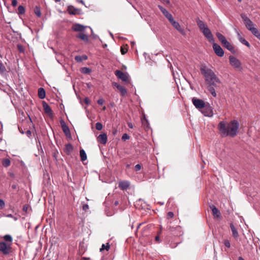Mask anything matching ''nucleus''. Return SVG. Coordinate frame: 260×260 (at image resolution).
I'll return each mask as SVG.
<instances>
[{
	"label": "nucleus",
	"mask_w": 260,
	"mask_h": 260,
	"mask_svg": "<svg viewBox=\"0 0 260 260\" xmlns=\"http://www.w3.org/2000/svg\"><path fill=\"white\" fill-rule=\"evenodd\" d=\"M200 71L207 84V88L213 97H216L215 89L219 87L221 81L215 72L206 66L200 67Z\"/></svg>",
	"instance_id": "f257e3e1"
},
{
	"label": "nucleus",
	"mask_w": 260,
	"mask_h": 260,
	"mask_svg": "<svg viewBox=\"0 0 260 260\" xmlns=\"http://www.w3.org/2000/svg\"><path fill=\"white\" fill-rule=\"evenodd\" d=\"M239 127V123L236 120H232L230 122L221 121L218 124L219 134L222 137H235Z\"/></svg>",
	"instance_id": "f03ea898"
},
{
	"label": "nucleus",
	"mask_w": 260,
	"mask_h": 260,
	"mask_svg": "<svg viewBox=\"0 0 260 260\" xmlns=\"http://www.w3.org/2000/svg\"><path fill=\"white\" fill-rule=\"evenodd\" d=\"M3 239L6 242H0V252L4 255H8L11 252L13 238L11 235H6Z\"/></svg>",
	"instance_id": "7ed1b4c3"
},
{
	"label": "nucleus",
	"mask_w": 260,
	"mask_h": 260,
	"mask_svg": "<svg viewBox=\"0 0 260 260\" xmlns=\"http://www.w3.org/2000/svg\"><path fill=\"white\" fill-rule=\"evenodd\" d=\"M197 24L199 27L200 31L203 33L205 37L210 42V43H213L214 42V39L213 36L205 23L202 20L198 19L197 21Z\"/></svg>",
	"instance_id": "20e7f679"
},
{
	"label": "nucleus",
	"mask_w": 260,
	"mask_h": 260,
	"mask_svg": "<svg viewBox=\"0 0 260 260\" xmlns=\"http://www.w3.org/2000/svg\"><path fill=\"white\" fill-rule=\"evenodd\" d=\"M205 116L212 117L213 115V108L209 103H206L205 106L200 110Z\"/></svg>",
	"instance_id": "39448f33"
},
{
	"label": "nucleus",
	"mask_w": 260,
	"mask_h": 260,
	"mask_svg": "<svg viewBox=\"0 0 260 260\" xmlns=\"http://www.w3.org/2000/svg\"><path fill=\"white\" fill-rule=\"evenodd\" d=\"M241 17L242 18L246 27L250 31L254 27V23L245 14H242L241 15Z\"/></svg>",
	"instance_id": "423d86ee"
},
{
	"label": "nucleus",
	"mask_w": 260,
	"mask_h": 260,
	"mask_svg": "<svg viewBox=\"0 0 260 260\" xmlns=\"http://www.w3.org/2000/svg\"><path fill=\"white\" fill-rule=\"evenodd\" d=\"M192 102L194 106L200 111L205 106L206 104L203 100L194 97L192 99Z\"/></svg>",
	"instance_id": "0eeeda50"
},
{
	"label": "nucleus",
	"mask_w": 260,
	"mask_h": 260,
	"mask_svg": "<svg viewBox=\"0 0 260 260\" xmlns=\"http://www.w3.org/2000/svg\"><path fill=\"white\" fill-rule=\"evenodd\" d=\"M229 61L231 65L237 69H241V63L240 60L233 56L229 57Z\"/></svg>",
	"instance_id": "6e6552de"
},
{
	"label": "nucleus",
	"mask_w": 260,
	"mask_h": 260,
	"mask_svg": "<svg viewBox=\"0 0 260 260\" xmlns=\"http://www.w3.org/2000/svg\"><path fill=\"white\" fill-rule=\"evenodd\" d=\"M170 22L172 25V26L176 29L182 35L185 36L186 35V32L184 30L183 28H182L179 23L176 21L174 18L171 19L170 21Z\"/></svg>",
	"instance_id": "1a4fd4ad"
},
{
	"label": "nucleus",
	"mask_w": 260,
	"mask_h": 260,
	"mask_svg": "<svg viewBox=\"0 0 260 260\" xmlns=\"http://www.w3.org/2000/svg\"><path fill=\"white\" fill-rule=\"evenodd\" d=\"M212 43L213 48L215 54L219 57H222L224 55V51L222 48L218 44L215 43L214 42Z\"/></svg>",
	"instance_id": "9d476101"
},
{
	"label": "nucleus",
	"mask_w": 260,
	"mask_h": 260,
	"mask_svg": "<svg viewBox=\"0 0 260 260\" xmlns=\"http://www.w3.org/2000/svg\"><path fill=\"white\" fill-rule=\"evenodd\" d=\"M115 75L123 81H126L128 80V76L127 73H124L120 70L115 71Z\"/></svg>",
	"instance_id": "9b49d317"
},
{
	"label": "nucleus",
	"mask_w": 260,
	"mask_h": 260,
	"mask_svg": "<svg viewBox=\"0 0 260 260\" xmlns=\"http://www.w3.org/2000/svg\"><path fill=\"white\" fill-rule=\"evenodd\" d=\"M158 8L162 12V13L164 15V16L169 20L170 21L171 19L173 18L171 14H170L166 9L161 6L160 5L158 6Z\"/></svg>",
	"instance_id": "f8f14e48"
},
{
	"label": "nucleus",
	"mask_w": 260,
	"mask_h": 260,
	"mask_svg": "<svg viewBox=\"0 0 260 260\" xmlns=\"http://www.w3.org/2000/svg\"><path fill=\"white\" fill-rule=\"evenodd\" d=\"M113 84L120 91L121 95L122 96H123L126 95V94L127 93V90L124 87L115 82L113 83Z\"/></svg>",
	"instance_id": "ddd939ff"
},
{
	"label": "nucleus",
	"mask_w": 260,
	"mask_h": 260,
	"mask_svg": "<svg viewBox=\"0 0 260 260\" xmlns=\"http://www.w3.org/2000/svg\"><path fill=\"white\" fill-rule=\"evenodd\" d=\"M87 26L81 25L80 24L76 23L74 24L72 26V29L74 30L75 31H78V32H82L84 30L85 28H86Z\"/></svg>",
	"instance_id": "4468645a"
},
{
	"label": "nucleus",
	"mask_w": 260,
	"mask_h": 260,
	"mask_svg": "<svg viewBox=\"0 0 260 260\" xmlns=\"http://www.w3.org/2000/svg\"><path fill=\"white\" fill-rule=\"evenodd\" d=\"M43 106L45 112L49 116L52 117L53 114L49 106L45 102L43 103Z\"/></svg>",
	"instance_id": "2eb2a0df"
},
{
	"label": "nucleus",
	"mask_w": 260,
	"mask_h": 260,
	"mask_svg": "<svg viewBox=\"0 0 260 260\" xmlns=\"http://www.w3.org/2000/svg\"><path fill=\"white\" fill-rule=\"evenodd\" d=\"M98 140L101 144H106L107 142V136L106 134L103 133L100 134L98 137Z\"/></svg>",
	"instance_id": "dca6fc26"
},
{
	"label": "nucleus",
	"mask_w": 260,
	"mask_h": 260,
	"mask_svg": "<svg viewBox=\"0 0 260 260\" xmlns=\"http://www.w3.org/2000/svg\"><path fill=\"white\" fill-rule=\"evenodd\" d=\"M210 207L212 210L213 215L214 217L218 218L220 217V213L218 209L215 207L214 205L210 206Z\"/></svg>",
	"instance_id": "f3484780"
},
{
	"label": "nucleus",
	"mask_w": 260,
	"mask_h": 260,
	"mask_svg": "<svg viewBox=\"0 0 260 260\" xmlns=\"http://www.w3.org/2000/svg\"><path fill=\"white\" fill-rule=\"evenodd\" d=\"M170 231L175 236H179L181 235V227L177 226L176 227H170Z\"/></svg>",
	"instance_id": "a211bd4d"
},
{
	"label": "nucleus",
	"mask_w": 260,
	"mask_h": 260,
	"mask_svg": "<svg viewBox=\"0 0 260 260\" xmlns=\"http://www.w3.org/2000/svg\"><path fill=\"white\" fill-rule=\"evenodd\" d=\"M129 184V182L127 181H120L119 183V187L122 190H125L128 187Z\"/></svg>",
	"instance_id": "6ab92c4d"
},
{
	"label": "nucleus",
	"mask_w": 260,
	"mask_h": 260,
	"mask_svg": "<svg viewBox=\"0 0 260 260\" xmlns=\"http://www.w3.org/2000/svg\"><path fill=\"white\" fill-rule=\"evenodd\" d=\"M223 46L232 52H234V47L227 40L222 44Z\"/></svg>",
	"instance_id": "aec40b11"
},
{
	"label": "nucleus",
	"mask_w": 260,
	"mask_h": 260,
	"mask_svg": "<svg viewBox=\"0 0 260 260\" xmlns=\"http://www.w3.org/2000/svg\"><path fill=\"white\" fill-rule=\"evenodd\" d=\"M60 124L61 125L62 129L63 132L65 133L66 135H68L70 134V129L69 127L67 126L65 122L61 120L60 121Z\"/></svg>",
	"instance_id": "412c9836"
},
{
	"label": "nucleus",
	"mask_w": 260,
	"mask_h": 260,
	"mask_svg": "<svg viewBox=\"0 0 260 260\" xmlns=\"http://www.w3.org/2000/svg\"><path fill=\"white\" fill-rule=\"evenodd\" d=\"M76 37L84 41V42H87L88 41V36L82 32H80L77 35Z\"/></svg>",
	"instance_id": "4be33fe9"
},
{
	"label": "nucleus",
	"mask_w": 260,
	"mask_h": 260,
	"mask_svg": "<svg viewBox=\"0 0 260 260\" xmlns=\"http://www.w3.org/2000/svg\"><path fill=\"white\" fill-rule=\"evenodd\" d=\"M46 93L45 90L43 88H40L38 90V96L41 99H43L45 98Z\"/></svg>",
	"instance_id": "5701e85b"
},
{
	"label": "nucleus",
	"mask_w": 260,
	"mask_h": 260,
	"mask_svg": "<svg viewBox=\"0 0 260 260\" xmlns=\"http://www.w3.org/2000/svg\"><path fill=\"white\" fill-rule=\"evenodd\" d=\"M73 146L71 144H68L66 145L65 148V152L68 155L71 154V152L73 151Z\"/></svg>",
	"instance_id": "b1692460"
},
{
	"label": "nucleus",
	"mask_w": 260,
	"mask_h": 260,
	"mask_svg": "<svg viewBox=\"0 0 260 260\" xmlns=\"http://www.w3.org/2000/svg\"><path fill=\"white\" fill-rule=\"evenodd\" d=\"M230 228L231 229L233 237L237 238L239 236L238 232L233 223L230 224Z\"/></svg>",
	"instance_id": "393cba45"
},
{
	"label": "nucleus",
	"mask_w": 260,
	"mask_h": 260,
	"mask_svg": "<svg viewBox=\"0 0 260 260\" xmlns=\"http://www.w3.org/2000/svg\"><path fill=\"white\" fill-rule=\"evenodd\" d=\"M250 31L255 37L260 40V32L256 28L254 27Z\"/></svg>",
	"instance_id": "a878e982"
},
{
	"label": "nucleus",
	"mask_w": 260,
	"mask_h": 260,
	"mask_svg": "<svg viewBox=\"0 0 260 260\" xmlns=\"http://www.w3.org/2000/svg\"><path fill=\"white\" fill-rule=\"evenodd\" d=\"M68 11L69 14L75 15L77 13L78 9L73 6H70L68 7Z\"/></svg>",
	"instance_id": "bb28decb"
},
{
	"label": "nucleus",
	"mask_w": 260,
	"mask_h": 260,
	"mask_svg": "<svg viewBox=\"0 0 260 260\" xmlns=\"http://www.w3.org/2000/svg\"><path fill=\"white\" fill-rule=\"evenodd\" d=\"M87 59V56L85 55L82 56H76L75 57V59L77 62H81L83 60H85Z\"/></svg>",
	"instance_id": "cd10ccee"
},
{
	"label": "nucleus",
	"mask_w": 260,
	"mask_h": 260,
	"mask_svg": "<svg viewBox=\"0 0 260 260\" xmlns=\"http://www.w3.org/2000/svg\"><path fill=\"white\" fill-rule=\"evenodd\" d=\"M238 36L239 41L243 44L246 45L247 47H250V45L249 43L245 39L241 37L239 34H238Z\"/></svg>",
	"instance_id": "c85d7f7f"
},
{
	"label": "nucleus",
	"mask_w": 260,
	"mask_h": 260,
	"mask_svg": "<svg viewBox=\"0 0 260 260\" xmlns=\"http://www.w3.org/2000/svg\"><path fill=\"white\" fill-rule=\"evenodd\" d=\"M80 155L81 157V160L82 161H85L87 159V155L85 153V151L83 149H81L80 150Z\"/></svg>",
	"instance_id": "c756f323"
},
{
	"label": "nucleus",
	"mask_w": 260,
	"mask_h": 260,
	"mask_svg": "<svg viewBox=\"0 0 260 260\" xmlns=\"http://www.w3.org/2000/svg\"><path fill=\"white\" fill-rule=\"evenodd\" d=\"M216 36L218 40L220 41V42L221 43V44L224 43V41H226V39L225 38V37L219 32L216 33Z\"/></svg>",
	"instance_id": "7c9ffc66"
},
{
	"label": "nucleus",
	"mask_w": 260,
	"mask_h": 260,
	"mask_svg": "<svg viewBox=\"0 0 260 260\" xmlns=\"http://www.w3.org/2000/svg\"><path fill=\"white\" fill-rule=\"evenodd\" d=\"M34 12H35V14L37 16V17H41V12L40 8L39 7H38V6L35 7V8L34 9Z\"/></svg>",
	"instance_id": "2f4dec72"
},
{
	"label": "nucleus",
	"mask_w": 260,
	"mask_h": 260,
	"mask_svg": "<svg viewBox=\"0 0 260 260\" xmlns=\"http://www.w3.org/2000/svg\"><path fill=\"white\" fill-rule=\"evenodd\" d=\"M142 124L146 127L148 128L149 126L148 121L144 116L143 118L141 119Z\"/></svg>",
	"instance_id": "473e14b6"
},
{
	"label": "nucleus",
	"mask_w": 260,
	"mask_h": 260,
	"mask_svg": "<svg viewBox=\"0 0 260 260\" xmlns=\"http://www.w3.org/2000/svg\"><path fill=\"white\" fill-rule=\"evenodd\" d=\"M18 11L19 15H22L25 13V9L23 6L20 5L18 8Z\"/></svg>",
	"instance_id": "72a5a7b5"
},
{
	"label": "nucleus",
	"mask_w": 260,
	"mask_h": 260,
	"mask_svg": "<svg viewBox=\"0 0 260 260\" xmlns=\"http://www.w3.org/2000/svg\"><path fill=\"white\" fill-rule=\"evenodd\" d=\"M11 162L9 159H4L3 161V165L4 167H7L10 165Z\"/></svg>",
	"instance_id": "f704fd0d"
},
{
	"label": "nucleus",
	"mask_w": 260,
	"mask_h": 260,
	"mask_svg": "<svg viewBox=\"0 0 260 260\" xmlns=\"http://www.w3.org/2000/svg\"><path fill=\"white\" fill-rule=\"evenodd\" d=\"M110 249V245L108 243H107L106 245L105 244H103L102 247L100 248V251H102L104 249H106L107 251H108Z\"/></svg>",
	"instance_id": "c9c22d12"
},
{
	"label": "nucleus",
	"mask_w": 260,
	"mask_h": 260,
	"mask_svg": "<svg viewBox=\"0 0 260 260\" xmlns=\"http://www.w3.org/2000/svg\"><path fill=\"white\" fill-rule=\"evenodd\" d=\"M81 72L84 74H89L90 73L91 70L88 68L84 67L81 69Z\"/></svg>",
	"instance_id": "e433bc0d"
},
{
	"label": "nucleus",
	"mask_w": 260,
	"mask_h": 260,
	"mask_svg": "<svg viewBox=\"0 0 260 260\" xmlns=\"http://www.w3.org/2000/svg\"><path fill=\"white\" fill-rule=\"evenodd\" d=\"M17 48L20 53H24L25 51V49L22 45L18 44L17 45Z\"/></svg>",
	"instance_id": "4c0bfd02"
},
{
	"label": "nucleus",
	"mask_w": 260,
	"mask_h": 260,
	"mask_svg": "<svg viewBox=\"0 0 260 260\" xmlns=\"http://www.w3.org/2000/svg\"><path fill=\"white\" fill-rule=\"evenodd\" d=\"M96 129L98 131H100L103 128V125L100 122H97L95 124Z\"/></svg>",
	"instance_id": "58836bf2"
},
{
	"label": "nucleus",
	"mask_w": 260,
	"mask_h": 260,
	"mask_svg": "<svg viewBox=\"0 0 260 260\" xmlns=\"http://www.w3.org/2000/svg\"><path fill=\"white\" fill-rule=\"evenodd\" d=\"M129 139V136L127 134H124L121 138L122 141H125Z\"/></svg>",
	"instance_id": "ea45409f"
},
{
	"label": "nucleus",
	"mask_w": 260,
	"mask_h": 260,
	"mask_svg": "<svg viewBox=\"0 0 260 260\" xmlns=\"http://www.w3.org/2000/svg\"><path fill=\"white\" fill-rule=\"evenodd\" d=\"M6 71V68L3 64L0 61V72L4 73Z\"/></svg>",
	"instance_id": "a19ab883"
},
{
	"label": "nucleus",
	"mask_w": 260,
	"mask_h": 260,
	"mask_svg": "<svg viewBox=\"0 0 260 260\" xmlns=\"http://www.w3.org/2000/svg\"><path fill=\"white\" fill-rule=\"evenodd\" d=\"M224 244L225 246H226L228 248H230L231 246L230 242L228 240H225L224 241Z\"/></svg>",
	"instance_id": "79ce46f5"
},
{
	"label": "nucleus",
	"mask_w": 260,
	"mask_h": 260,
	"mask_svg": "<svg viewBox=\"0 0 260 260\" xmlns=\"http://www.w3.org/2000/svg\"><path fill=\"white\" fill-rule=\"evenodd\" d=\"M5 202L2 199H0V209H3L5 207Z\"/></svg>",
	"instance_id": "37998d69"
},
{
	"label": "nucleus",
	"mask_w": 260,
	"mask_h": 260,
	"mask_svg": "<svg viewBox=\"0 0 260 260\" xmlns=\"http://www.w3.org/2000/svg\"><path fill=\"white\" fill-rule=\"evenodd\" d=\"M174 216V213L172 212H169L167 213V217L168 218H172Z\"/></svg>",
	"instance_id": "c03bdc74"
},
{
	"label": "nucleus",
	"mask_w": 260,
	"mask_h": 260,
	"mask_svg": "<svg viewBox=\"0 0 260 260\" xmlns=\"http://www.w3.org/2000/svg\"><path fill=\"white\" fill-rule=\"evenodd\" d=\"M141 169V166L140 164H137L135 167V169L136 171H140Z\"/></svg>",
	"instance_id": "a18cd8bd"
},
{
	"label": "nucleus",
	"mask_w": 260,
	"mask_h": 260,
	"mask_svg": "<svg viewBox=\"0 0 260 260\" xmlns=\"http://www.w3.org/2000/svg\"><path fill=\"white\" fill-rule=\"evenodd\" d=\"M97 102H98V104H99L100 105H102L104 103V100L103 99L101 98L98 100Z\"/></svg>",
	"instance_id": "49530a36"
},
{
	"label": "nucleus",
	"mask_w": 260,
	"mask_h": 260,
	"mask_svg": "<svg viewBox=\"0 0 260 260\" xmlns=\"http://www.w3.org/2000/svg\"><path fill=\"white\" fill-rule=\"evenodd\" d=\"M17 5V0H12V5L13 7H16Z\"/></svg>",
	"instance_id": "de8ad7c7"
},
{
	"label": "nucleus",
	"mask_w": 260,
	"mask_h": 260,
	"mask_svg": "<svg viewBox=\"0 0 260 260\" xmlns=\"http://www.w3.org/2000/svg\"><path fill=\"white\" fill-rule=\"evenodd\" d=\"M88 208H89V207L87 204H84L83 206V210L84 211H86Z\"/></svg>",
	"instance_id": "09e8293b"
},
{
	"label": "nucleus",
	"mask_w": 260,
	"mask_h": 260,
	"mask_svg": "<svg viewBox=\"0 0 260 260\" xmlns=\"http://www.w3.org/2000/svg\"><path fill=\"white\" fill-rule=\"evenodd\" d=\"M27 136L29 137L31 135V132L30 130H27L26 133Z\"/></svg>",
	"instance_id": "8fccbe9b"
},
{
	"label": "nucleus",
	"mask_w": 260,
	"mask_h": 260,
	"mask_svg": "<svg viewBox=\"0 0 260 260\" xmlns=\"http://www.w3.org/2000/svg\"><path fill=\"white\" fill-rule=\"evenodd\" d=\"M127 125L129 127V128H133V124L131 122H128L127 123Z\"/></svg>",
	"instance_id": "3c124183"
},
{
	"label": "nucleus",
	"mask_w": 260,
	"mask_h": 260,
	"mask_svg": "<svg viewBox=\"0 0 260 260\" xmlns=\"http://www.w3.org/2000/svg\"><path fill=\"white\" fill-rule=\"evenodd\" d=\"M121 52L122 54H124L126 53V51L122 48H121Z\"/></svg>",
	"instance_id": "603ef678"
},
{
	"label": "nucleus",
	"mask_w": 260,
	"mask_h": 260,
	"mask_svg": "<svg viewBox=\"0 0 260 260\" xmlns=\"http://www.w3.org/2000/svg\"><path fill=\"white\" fill-rule=\"evenodd\" d=\"M84 102L86 104H89V100L88 99V98H85L84 99Z\"/></svg>",
	"instance_id": "864d4df0"
},
{
	"label": "nucleus",
	"mask_w": 260,
	"mask_h": 260,
	"mask_svg": "<svg viewBox=\"0 0 260 260\" xmlns=\"http://www.w3.org/2000/svg\"><path fill=\"white\" fill-rule=\"evenodd\" d=\"M23 210L24 211H26L27 210V207L25 205L23 206Z\"/></svg>",
	"instance_id": "5fc2aeb1"
},
{
	"label": "nucleus",
	"mask_w": 260,
	"mask_h": 260,
	"mask_svg": "<svg viewBox=\"0 0 260 260\" xmlns=\"http://www.w3.org/2000/svg\"><path fill=\"white\" fill-rule=\"evenodd\" d=\"M12 187L13 189H15L17 188V185L13 184V185H12Z\"/></svg>",
	"instance_id": "6e6d98bb"
},
{
	"label": "nucleus",
	"mask_w": 260,
	"mask_h": 260,
	"mask_svg": "<svg viewBox=\"0 0 260 260\" xmlns=\"http://www.w3.org/2000/svg\"><path fill=\"white\" fill-rule=\"evenodd\" d=\"M7 217H13V216L12 214H8L6 215Z\"/></svg>",
	"instance_id": "4d7b16f0"
},
{
	"label": "nucleus",
	"mask_w": 260,
	"mask_h": 260,
	"mask_svg": "<svg viewBox=\"0 0 260 260\" xmlns=\"http://www.w3.org/2000/svg\"><path fill=\"white\" fill-rule=\"evenodd\" d=\"M77 1H78V2H79V3H81V4H83V5H84V2H83V0H77Z\"/></svg>",
	"instance_id": "13d9d810"
},
{
	"label": "nucleus",
	"mask_w": 260,
	"mask_h": 260,
	"mask_svg": "<svg viewBox=\"0 0 260 260\" xmlns=\"http://www.w3.org/2000/svg\"><path fill=\"white\" fill-rule=\"evenodd\" d=\"M155 240L157 241H159V237L158 236H156Z\"/></svg>",
	"instance_id": "bf43d9fd"
},
{
	"label": "nucleus",
	"mask_w": 260,
	"mask_h": 260,
	"mask_svg": "<svg viewBox=\"0 0 260 260\" xmlns=\"http://www.w3.org/2000/svg\"><path fill=\"white\" fill-rule=\"evenodd\" d=\"M238 260H244V259L242 257L240 256L238 258Z\"/></svg>",
	"instance_id": "052dcab7"
},
{
	"label": "nucleus",
	"mask_w": 260,
	"mask_h": 260,
	"mask_svg": "<svg viewBox=\"0 0 260 260\" xmlns=\"http://www.w3.org/2000/svg\"><path fill=\"white\" fill-rule=\"evenodd\" d=\"M162 1L164 2H166L167 3H169V2H170L169 1H168V0H162Z\"/></svg>",
	"instance_id": "680f3d73"
},
{
	"label": "nucleus",
	"mask_w": 260,
	"mask_h": 260,
	"mask_svg": "<svg viewBox=\"0 0 260 260\" xmlns=\"http://www.w3.org/2000/svg\"><path fill=\"white\" fill-rule=\"evenodd\" d=\"M118 204V202L116 201V202H115V205H117Z\"/></svg>",
	"instance_id": "e2e57ef3"
},
{
	"label": "nucleus",
	"mask_w": 260,
	"mask_h": 260,
	"mask_svg": "<svg viewBox=\"0 0 260 260\" xmlns=\"http://www.w3.org/2000/svg\"><path fill=\"white\" fill-rule=\"evenodd\" d=\"M110 35L112 38H113V35L112 33L110 32Z\"/></svg>",
	"instance_id": "0e129e2a"
},
{
	"label": "nucleus",
	"mask_w": 260,
	"mask_h": 260,
	"mask_svg": "<svg viewBox=\"0 0 260 260\" xmlns=\"http://www.w3.org/2000/svg\"><path fill=\"white\" fill-rule=\"evenodd\" d=\"M116 133H117V131H116V130H115V132H113V134H116Z\"/></svg>",
	"instance_id": "69168bd1"
},
{
	"label": "nucleus",
	"mask_w": 260,
	"mask_h": 260,
	"mask_svg": "<svg viewBox=\"0 0 260 260\" xmlns=\"http://www.w3.org/2000/svg\"><path fill=\"white\" fill-rule=\"evenodd\" d=\"M56 2H59L60 1V0H54Z\"/></svg>",
	"instance_id": "338daca9"
},
{
	"label": "nucleus",
	"mask_w": 260,
	"mask_h": 260,
	"mask_svg": "<svg viewBox=\"0 0 260 260\" xmlns=\"http://www.w3.org/2000/svg\"><path fill=\"white\" fill-rule=\"evenodd\" d=\"M107 45L106 44H105L104 46V47L105 48L106 47H107Z\"/></svg>",
	"instance_id": "774afa93"
}]
</instances>
